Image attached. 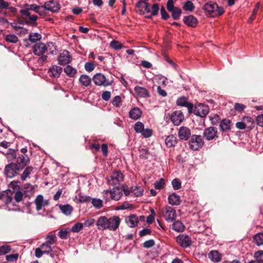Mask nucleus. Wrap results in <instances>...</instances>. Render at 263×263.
I'll return each mask as SVG.
<instances>
[{"label":"nucleus","instance_id":"aec40b11","mask_svg":"<svg viewBox=\"0 0 263 263\" xmlns=\"http://www.w3.org/2000/svg\"><path fill=\"white\" fill-rule=\"evenodd\" d=\"M176 103L178 106L187 107L189 112L191 113V111L193 109V104L187 101V98L186 97H181L178 98L176 101Z\"/></svg>","mask_w":263,"mask_h":263},{"label":"nucleus","instance_id":"c756f323","mask_svg":"<svg viewBox=\"0 0 263 263\" xmlns=\"http://www.w3.org/2000/svg\"><path fill=\"white\" fill-rule=\"evenodd\" d=\"M183 21L185 24L191 27H195L197 23L196 18L193 15L185 16Z\"/></svg>","mask_w":263,"mask_h":263},{"label":"nucleus","instance_id":"f8f14e48","mask_svg":"<svg viewBox=\"0 0 263 263\" xmlns=\"http://www.w3.org/2000/svg\"><path fill=\"white\" fill-rule=\"evenodd\" d=\"M95 84L98 86H107L111 85V83L106 80V77L100 73L95 74L93 78Z\"/></svg>","mask_w":263,"mask_h":263},{"label":"nucleus","instance_id":"2eb2a0df","mask_svg":"<svg viewBox=\"0 0 263 263\" xmlns=\"http://www.w3.org/2000/svg\"><path fill=\"white\" fill-rule=\"evenodd\" d=\"M184 116L180 110H176L172 114L171 120L175 125H179L183 120Z\"/></svg>","mask_w":263,"mask_h":263},{"label":"nucleus","instance_id":"3c124183","mask_svg":"<svg viewBox=\"0 0 263 263\" xmlns=\"http://www.w3.org/2000/svg\"><path fill=\"white\" fill-rule=\"evenodd\" d=\"M110 46L116 50L120 49L122 47V44L117 41H112L110 43Z\"/></svg>","mask_w":263,"mask_h":263},{"label":"nucleus","instance_id":"ea45409f","mask_svg":"<svg viewBox=\"0 0 263 263\" xmlns=\"http://www.w3.org/2000/svg\"><path fill=\"white\" fill-rule=\"evenodd\" d=\"M33 168L32 166H28L27 167L23 174L21 175V179L22 180H25L29 176V175L33 171Z\"/></svg>","mask_w":263,"mask_h":263},{"label":"nucleus","instance_id":"c9c22d12","mask_svg":"<svg viewBox=\"0 0 263 263\" xmlns=\"http://www.w3.org/2000/svg\"><path fill=\"white\" fill-rule=\"evenodd\" d=\"M65 73L69 77H73L77 73V70L70 65H67L64 69Z\"/></svg>","mask_w":263,"mask_h":263},{"label":"nucleus","instance_id":"c03bdc74","mask_svg":"<svg viewBox=\"0 0 263 263\" xmlns=\"http://www.w3.org/2000/svg\"><path fill=\"white\" fill-rule=\"evenodd\" d=\"M56 236L55 235L51 234L48 235L46 237V239H47L46 242H45L46 244L51 246L52 245H54L56 242Z\"/></svg>","mask_w":263,"mask_h":263},{"label":"nucleus","instance_id":"864d4df0","mask_svg":"<svg viewBox=\"0 0 263 263\" xmlns=\"http://www.w3.org/2000/svg\"><path fill=\"white\" fill-rule=\"evenodd\" d=\"M121 102V98L119 96L115 97L112 100V104L116 107H119Z\"/></svg>","mask_w":263,"mask_h":263},{"label":"nucleus","instance_id":"393cba45","mask_svg":"<svg viewBox=\"0 0 263 263\" xmlns=\"http://www.w3.org/2000/svg\"><path fill=\"white\" fill-rule=\"evenodd\" d=\"M208 257L214 262H218L221 260L222 255L216 250L211 251L208 254Z\"/></svg>","mask_w":263,"mask_h":263},{"label":"nucleus","instance_id":"79ce46f5","mask_svg":"<svg viewBox=\"0 0 263 263\" xmlns=\"http://www.w3.org/2000/svg\"><path fill=\"white\" fill-rule=\"evenodd\" d=\"M5 40L7 42L11 43H16L18 42V37L14 34H9L5 36Z\"/></svg>","mask_w":263,"mask_h":263},{"label":"nucleus","instance_id":"9d476101","mask_svg":"<svg viewBox=\"0 0 263 263\" xmlns=\"http://www.w3.org/2000/svg\"><path fill=\"white\" fill-rule=\"evenodd\" d=\"M177 242L183 248H187L190 247L192 241L191 237L186 234H180L176 238Z\"/></svg>","mask_w":263,"mask_h":263},{"label":"nucleus","instance_id":"8fccbe9b","mask_svg":"<svg viewBox=\"0 0 263 263\" xmlns=\"http://www.w3.org/2000/svg\"><path fill=\"white\" fill-rule=\"evenodd\" d=\"M254 257L260 263H263V251H258L255 253Z\"/></svg>","mask_w":263,"mask_h":263},{"label":"nucleus","instance_id":"f3484780","mask_svg":"<svg viewBox=\"0 0 263 263\" xmlns=\"http://www.w3.org/2000/svg\"><path fill=\"white\" fill-rule=\"evenodd\" d=\"M217 130L216 128L210 127L206 128L203 133L204 137L208 140H213L217 135Z\"/></svg>","mask_w":263,"mask_h":263},{"label":"nucleus","instance_id":"338daca9","mask_svg":"<svg viewBox=\"0 0 263 263\" xmlns=\"http://www.w3.org/2000/svg\"><path fill=\"white\" fill-rule=\"evenodd\" d=\"M110 96L111 93L108 91H105L102 94V98L106 101H108L110 99Z\"/></svg>","mask_w":263,"mask_h":263},{"label":"nucleus","instance_id":"5701e85b","mask_svg":"<svg viewBox=\"0 0 263 263\" xmlns=\"http://www.w3.org/2000/svg\"><path fill=\"white\" fill-rule=\"evenodd\" d=\"M107 224V218L105 216L100 217L96 221V226L99 230H106Z\"/></svg>","mask_w":263,"mask_h":263},{"label":"nucleus","instance_id":"473e14b6","mask_svg":"<svg viewBox=\"0 0 263 263\" xmlns=\"http://www.w3.org/2000/svg\"><path fill=\"white\" fill-rule=\"evenodd\" d=\"M165 142L168 147H174L177 143V139L174 136L170 135L166 138Z\"/></svg>","mask_w":263,"mask_h":263},{"label":"nucleus","instance_id":"052dcab7","mask_svg":"<svg viewBox=\"0 0 263 263\" xmlns=\"http://www.w3.org/2000/svg\"><path fill=\"white\" fill-rule=\"evenodd\" d=\"M243 121H245V122L247 124L248 123L249 124V125H248V127H252L253 126L254 121L252 118L248 117H246L243 118Z\"/></svg>","mask_w":263,"mask_h":263},{"label":"nucleus","instance_id":"f704fd0d","mask_svg":"<svg viewBox=\"0 0 263 263\" xmlns=\"http://www.w3.org/2000/svg\"><path fill=\"white\" fill-rule=\"evenodd\" d=\"M172 229L177 232H180L184 230V226L180 221L177 220L173 223Z\"/></svg>","mask_w":263,"mask_h":263},{"label":"nucleus","instance_id":"a19ab883","mask_svg":"<svg viewBox=\"0 0 263 263\" xmlns=\"http://www.w3.org/2000/svg\"><path fill=\"white\" fill-rule=\"evenodd\" d=\"M41 38V35L38 33H31L29 35V40L32 43L40 41Z\"/></svg>","mask_w":263,"mask_h":263},{"label":"nucleus","instance_id":"4d7b16f0","mask_svg":"<svg viewBox=\"0 0 263 263\" xmlns=\"http://www.w3.org/2000/svg\"><path fill=\"white\" fill-rule=\"evenodd\" d=\"M141 134L143 137L148 138L152 136V130L149 128H144Z\"/></svg>","mask_w":263,"mask_h":263},{"label":"nucleus","instance_id":"603ef678","mask_svg":"<svg viewBox=\"0 0 263 263\" xmlns=\"http://www.w3.org/2000/svg\"><path fill=\"white\" fill-rule=\"evenodd\" d=\"M183 9L186 11H192L194 9V6L192 2L187 1L183 6Z\"/></svg>","mask_w":263,"mask_h":263},{"label":"nucleus","instance_id":"69168bd1","mask_svg":"<svg viewBox=\"0 0 263 263\" xmlns=\"http://www.w3.org/2000/svg\"><path fill=\"white\" fill-rule=\"evenodd\" d=\"M18 257V254H10L6 256V259L9 261H13L16 260Z\"/></svg>","mask_w":263,"mask_h":263},{"label":"nucleus","instance_id":"13d9d810","mask_svg":"<svg viewBox=\"0 0 263 263\" xmlns=\"http://www.w3.org/2000/svg\"><path fill=\"white\" fill-rule=\"evenodd\" d=\"M246 108V105L236 103L234 105V108L236 111L241 112Z\"/></svg>","mask_w":263,"mask_h":263},{"label":"nucleus","instance_id":"a211bd4d","mask_svg":"<svg viewBox=\"0 0 263 263\" xmlns=\"http://www.w3.org/2000/svg\"><path fill=\"white\" fill-rule=\"evenodd\" d=\"M26 9H22L20 12L21 14L26 16H29L30 15L29 10H34L36 12L40 13V10L43 9V7H37L34 5H27Z\"/></svg>","mask_w":263,"mask_h":263},{"label":"nucleus","instance_id":"7ed1b4c3","mask_svg":"<svg viewBox=\"0 0 263 263\" xmlns=\"http://www.w3.org/2000/svg\"><path fill=\"white\" fill-rule=\"evenodd\" d=\"M167 222L173 221L177 217L176 211L173 208L167 205L162 208L159 213Z\"/></svg>","mask_w":263,"mask_h":263},{"label":"nucleus","instance_id":"9b49d317","mask_svg":"<svg viewBox=\"0 0 263 263\" xmlns=\"http://www.w3.org/2000/svg\"><path fill=\"white\" fill-rule=\"evenodd\" d=\"M167 9L172 13V17L174 20H178L181 13L180 9L174 7L173 0H168L167 3Z\"/></svg>","mask_w":263,"mask_h":263},{"label":"nucleus","instance_id":"b1692460","mask_svg":"<svg viewBox=\"0 0 263 263\" xmlns=\"http://www.w3.org/2000/svg\"><path fill=\"white\" fill-rule=\"evenodd\" d=\"M125 221L129 227L134 228L138 225L139 220L135 215H131L125 218Z\"/></svg>","mask_w":263,"mask_h":263},{"label":"nucleus","instance_id":"774afa93","mask_svg":"<svg viewBox=\"0 0 263 263\" xmlns=\"http://www.w3.org/2000/svg\"><path fill=\"white\" fill-rule=\"evenodd\" d=\"M256 123L259 126L263 127V114L257 117Z\"/></svg>","mask_w":263,"mask_h":263},{"label":"nucleus","instance_id":"e2e57ef3","mask_svg":"<svg viewBox=\"0 0 263 263\" xmlns=\"http://www.w3.org/2000/svg\"><path fill=\"white\" fill-rule=\"evenodd\" d=\"M95 222V220L93 218H88L85 220L84 225L86 227H89L92 226Z\"/></svg>","mask_w":263,"mask_h":263},{"label":"nucleus","instance_id":"0e129e2a","mask_svg":"<svg viewBox=\"0 0 263 263\" xmlns=\"http://www.w3.org/2000/svg\"><path fill=\"white\" fill-rule=\"evenodd\" d=\"M23 195L20 191H17L14 195V199L17 202H20L23 199Z\"/></svg>","mask_w":263,"mask_h":263},{"label":"nucleus","instance_id":"412c9836","mask_svg":"<svg viewBox=\"0 0 263 263\" xmlns=\"http://www.w3.org/2000/svg\"><path fill=\"white\" fill-rule=\"evenodd\" d=\"M136 7L139 9L140 13L142 14L148 13L151 12L148 4L145 1H140L137 4Z\"/></svg>","mask_w":263,"mask_h":263},{"label":"nucleus","instance_id":"6e6552de","mask_svg":"<svg viewBox=\"0 0 263 263\" xmlns=\"http://www.w3.org/2000/svg\"><path fill=\"white\" fill-rule=\"evenodd\" d=\"M34 202L35 204V208L37 211H41L49 204V200L45 199L42 195H38L36 197Z\"/></svg>","mask_w":263,"mask_h":263},{"label":"nucleus","instance_id":"7c9ffc66","mask_svg":"<svg viewBox=\"0 0 263 263\" xmlns=\"http://www.w3.org/2000/svg\"><path fill=\"white\" fill-rule=\"evenodd\" d=\"M59 208L63 214L66 216H70L73 211V208L69 204L59 205Z\"/></svg>","mask_w":263,"mask_h":263},{"label":"nucleus","instance_id":"2f4dec72","mask_svg":"<svg viewBox=\"0 0 263 263\" xmlns=\"http://www.w3.org/2000/svg\"><path fill=\"white\" fill-rule=\"evenodd\" d=\"M109 194L111 195V199L116 201L119 200L122 196V193L118 187L112 189L111 193Z\"/></svg>","mask_w":263,"mask_h":263},{"label":"nucleus","instance_id":"dca6fc26","mask_svg":"<svg viewBox=\"0 0 263 263\" xmlns=\"http://www.w3.org/2000/svg\"><path fill=\"white\" fill-rule=\"evenodd\" d=\"M191 135V130L188 127L182 126L179 128L178 135L180 140H187Z\"/></svg>","mask_w":263,"mask_h":263},{"label":"nucleus","instance_id":"72a5a7b5","mask_svg":"<svg viewBox=\"0 0 263 263\" xmlns=\"http://www.w3.org/2000/svg\"><path fill=\"white\" fill-rule=\"evenodd\" d=\"M232 123L229 119L223 120L220 125V129L222 132H226L231 129Z\"/></svg>","mask_w":263,"mask_h":263},{"label":"nucleus","instance_id":"cd10ccee","mask_svg":"<svg viewBox=\"0 0 263 263\" xmlns=\"http://www.w3.org/2000/svg\"><path fill=\"white\" fill-rule=\"evenodd\" d=\"M12 195L10 191H4L0 194V199L6 204H8L12 200Z\"/></svg>","mask_w":263,"mask_h":263},{"label":"nucleus","instance_id":"4be33fe9","mask_svg":"<svg viewBox=\"0 0 263 263\" xmlns=\"http://www.w3.org/2000/svg\"><path fill=\"white\" fill-rule=\"evenodd\" d=\"M62 72V68L57 65H52L48 69L50 77L59 78Z\"/></svg>","mask_w":263,"mask_h":263},{"label":"nucleus","instance_id":"c85d7f7f","mask_svg":"<svg viewBox=\"0 0 263 263\" xmlns=\"http://www.w3.org/2000/svg\"><path fill=\"white\" fill-rule=\"evenodd\" d=\"M142 111L138 107H134L129 112V116L130 118L134 120L138 119L141 116Z\"/></svg>","mask_w":263,"mask_h":263},{"label":"nucleus","instance_id":"4468645a","mask_svg":"<svg viewBox=\"0 0 263 263\" xmlns=\"http://www.w3.org/2000/svg\"><path fill=\"white\" fill-rule=\"evenodd\" d=\"M58 60L60 65H64L68 64L71 62L72 57L68 51L64 50L60 53Z\"/></svg>","mask_w":263,"mask_h":263},{"label":"nucleus","instance_id":"f257e3e1","mask_svg":"<svg viewBox=\"0 0 263 263\" xmlns=\"http://www.w3.org/2000/svg\"><path fill=\"white\" fill-rule=\"evenodd\" d=\"M205 12L212 17H215L222 15L224 13L223 8L219 7L215 3H206L203 6Z\"/></svg>","mask_w":263,"mask_h":263},{"label":"nucleus","instance_id":"5fc2aeb1","mask_svg":"<svg viewBox=\"0 0 263 263\" xmlns=\"http://www.w3.org/2000/svg\"><path fill=\"white\" fill-rule=\"evenodd\" d=\"M11 250V248L9 246H3L0 247V255L6 254Z\"/></svg>","mask_w":263,"mask_h":263},{"label":"nucleus","instance_id":"58836bf2","mask_svg":"<svg viewBox=\"0 0 263 263\" xmlns=\"http://www.w3.org/2000/svg\"><path fill=\"white\" fill-rule=\"evenodd\" d=\"M254 241L255 244L260 246L263 245V233H258L254 236Z\"/></svg>","mask_w":263,"mask_h":263},{"label":"nucleus","instance_id":"e433bc0d","mask_svg":"<svg viewBox=\"0 0 263 263\" xmlns=\"http://www.w3.org/2000/svg\"><path fill=\"white\" fill-rule=\"evenodd\" d=\"M131 192L137 197L143 195V189L141 186L135 185L131 187Z\"/></svg>","mask_w":263,"mask_h":263},{"label":"nucleus","instance_id":"bb28decb","mask_svg":"<svg viewBox=\"0 0 263 263\" xmlns=\"http://www.w3.org/2000/svg\"><path fill=\"white\" fill-rule=\"evenodd\" d=\"M134 91L139 97L146 98L149 97V93L146 89L140 86H136Z\"/></svg>","mask_w":263,"mask_h":263},{"label":"nucleus","instance_id":"ddd939ff","mask_svg":"<svg viewBox=\"0 0 263 263\" xmlns=\"http://www.w3.org/2000/svg\"><path fill=\"white\" fill-rule=\"evenodd\" d=\"M52 251V248L46 243H43L40 247L36 248L35 255L37 258H40L44 254H49Z\"/></svg>","mask_w":263,"mask_h":263},{"label":"nucleus","instance_id":"a18cd8bd","mask_svg":"<svg viewBox=\"0 0 263 263\" xmlns=\"http://www.w3.org/2000/svg\"><path fill=\"white\" fill-rule=\"evenodd\" d=\"M29 162V158L27 156H22L20 157V162L17 163L18 164V166L21 164H22V166L21 167H22V169L24 168V167L26 165H27Z\"/></svg>","mask_w":263,"mask_h":263},{"label":"nucleus","instance_id":"4c0bfd02","mask_svg":"<svg viewBox=\"0 0 263 263\" xmlns=\"http://www.w3.org/2000/svg\"><path fill=\"white\" fill-rule=\"evenodd\" d=\"M81 84L84 86H88L90 84L91 79L87 75H82L79 79Z\"/></svg>","mask_w":263,"mask_h":263},{"label":"nucleus","instance_id":"f03ea898","mask_svg":"<svg viewBox=\"0 0 263 263\" xmlns=\"http://www.w3.org/2000/svg\"><path fill=\"white\" fill-rule=\"evenodd\" d=\"M50 46V44L45 45L42 43H36L33 46V52L35 55L41 56L40 60L44 62L47 60V57L46 53L48 51V48Z\"/></svg>","mask_w":263,"mask_h":263},{"label":"nucleus","instance_id":"de8ad7c7","mask_svg":"<svg viewBox=\"0 0 263 263\" xmlns=\"http://www.w3.org/2000/svg\"><path fill=\"white\" fill-rule=\"evenodd\" d=\"M164 184H165L164 179L163 178H161L156 181V182L155 183V184H154L155 187L156 189L160 190L163 187Z\"/></svg>","mask_w":263,"mask_h":263},{"label":"nucleus","instance_id":"39448f33","mask_svg":"<svg viewBox=\"0 0 263 263\" xmlns=\"http://www.w3.org/2000/svg\"><path fill=\"white\" fill-rule=\"evenodd\" d=\"M22 170L18 164L15 163H11L7 164L4 170V174L6 177L13 178L18 174V172Z\"/></svg>","mask_w":263,"mask_h":263},{"label":"nucleus","instance_id":"6ab92c4d","mask_svg":"<svg viewBox=\"0 0 263 263\" xmlns=\"http://www.w3.org/2000/svg\"><path fill=\"white\" fill-rule=\"evenodd\" d=\"M60 8L59 4L54 1H49L45 3L43 9L50 11L52 12H56Z\"/></svg>","mask_w":263,"mask_h":263},{"label":"nucleus","instance_id":"a878e982","mask_svg":"<svg viewBox=\"0 0 263 263\" xmlns=\"http://www.w3.org/2000/svg\"><path fill=\"white\" fill-rule=\"evenodd\" d=\"M168 201L172 205H177L181 203L180 197L176 193H172L168 196Z\"/></svg>","mask_w":263,"mask_h":263},{"label":"nucleus","instance_id":"0eeeda50","mask_svg":"<svg viewBox=\"0 0 263 263\" xmlns=\"http://www.w3.org/2000/svg\"><path fill=\"white\" fill-rule=\"evenodd\" d=\"M209 112V108L208 105L199 104L194 106L191 113H194L195 115L201 117H205Z\"/></svg>","mask_w":263,"mask_h":263},{"label":"nucleus","instance_id":"09e8293b","mask_svg":"<svg viewBox=\"0 0 263 263\" xmlns=\"http://www.w3.org/2000/svg\"><path fill=\"white\" fill-rule=\"evenodd\" d=\"M144 128V124L140 122H137L134 126V129L137 133H141Z\"/></svg>","mask_w":263,"mask_h":263},{"label":"nucleus","instance_id":"49530a36","mask_svg":"<svg viewBox=\"0 0 263 263\" xmlns=\"http://www.w3.org/2000/svg\"><path fill=\"white\" fill-rule=\"evenodd\" d=\"M83 228V224L81 222L76 223L72 228L71 231L74 233L79 232Z\"/></svg>","mask_w":263,"mask_h":263},{"label":"nucleus","instance_id":"bf43d9fd","mask_svg":"<svg viewBox=\"0 0 263 263\" xmlns=\"http://www.w3.org/2000/svg\"><path fill=\"white\" fill-rule=\"evenodd\" d=\"M155 245V241L153 239H150L145 241L143 246L145 248H149L153 247Z\"/></svg>","mask_w":263,"mask_h":263},{"label":"nucleus","instance_id":"6e6d98bb","mask_svg":"<svg viewBox=\"0 0 263 263\" xmlns=\"http://www.w3.org/2000/svg\"><path fill=\"white\" fill-rule=\"evenodd\" d=\"M172 184L175 190H178L181 187V182L178 179H174L173 180Z\"/></svg>","mask_w":263,"mask_h":263},{"label":"nucleus","instance_id":"680f3d73","mask_svg":"<svg viewBox=\"0 0 263 263\" xmlns=\"http://www.w3.org/2000/svg\"><path fill=\"white\" fill-rule=\"evenodd\" d=\"M85 69L87 71L91 72L95 69V66L92 63L87 62L85 64Z\"/></svg>","mask_w":263,"mask_h":263},{"label":"nucleus","instance_id":"423d86ee","mask_svg":"<svg viewBox=\"0 0 263 263\" xmlns=\"http://www.w3.org/2000/svg\"><path fill=\"white\" fill-rule=\"evenodd\" d=\"M123 175L120 171H115L107 178V183L109 185L116 186L123 180Z\"/></svg>","mask_w":263,"mask_h":263},{"label":"nucleus","instance_id":"20e7f679","mask_svg":"<svg viewBox=\"0 0 263 263\" xmlns=\"http://www.w3.org/2000/svg\"><path fill=\"white\" fill-rule=\"evenodd\" d=\"M204 140L200 135H193L189 141L190 148L193 151H197L204 145Z\"/></svg>","mask_w":263,"mask_h":263},{"label":"nucleus","instance_id":"1a4fd4ad","mask_svg":"<svg viewBox=\"0 0 263 263\" xmlns=\"http://www.w3.org/2000/svg\"><path fill=\"white\" fill-rule=\"evenodd\" d=\"M120 218L117 216H114L109 218H107V224L106 230L114 231L119 227Z\"/></svg>","mask_w":263,"mask_h":263},{"label":"nucleus","instance_id":"37998d69","mask_svg":"<svg viewBox=\"0 0 263 263\" xmlns=\"http://www.w3.org/2000/svg\"><path fill=\"white\" fill-rule=\"evenodd\" d=\"M91 203L94 207L97 209H100L103 206V201L102 200L98 198H93L92 199Z\"/></svg>","mask_w":263,"mask_h":263}]
</instances>
